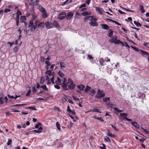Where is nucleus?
Wrapping results in <instances>:
<instances>
[{
	"label": "nucleus",
	"instance_id": "nucleus-39",
	"mask_svg": "<svg viewBox=\"0 0 149 149\" xmlns=\"http://www.w3.org/2000/svg\"><path fill=\"white\" fill-rule=\"evenodd\" d=\"M45 78L44 77H42L41 79L40 83L43 84L45 81Z\"/></svg>",
	"mask_w": 149,
	"mask_h": 149
},
{
	"label": "nucleus",
	"instance_id": "nucleus-10",
	"mask_svg": "<svg viewBox=\"0 0 149 149\" xmlns=\"http://www.w3.org/2000/svg\"><path fill=\"white\" fill-rule=\"evenodd\" d=\"M66 13L65 12L61 13L59 15L58 18L60 20H61L63 19L65 17V15H66Z\"/></svg>",
	"mask_w": 149,
	"mask_h": 149
},
{
	"label": "nucleus",
	"instance_id": "nucleus-14",
	"mask_svg": "<svg viewBox=\"0 0 149 149\" xmlns=\"http://www.w3.org/2000/svg\"><path fill=\"white\" fill-rule=\"evenodd\" d=\"M132 125L136 128L138 129L139 127V126L138 123L136 122H132Z\"/></svg>",
	"mask_w": 149,
	"mask_h": 149
},
{
	"label": "nucleus",
	"instance_id": "nucleus-32",
	"mask_svg": "<svg viewBox=\"0 0 149 149\" xmlns=\"http://www.w3.org/2000/svg\"><path fill=\"white\" fill-rule=\"evenodd\" d=\"M100 110V109H97L96 108H93V110H92V111L93 112H97L98 113H101V112L100 111H99Z\"/></svg>",
	"mask_w": 149,
	"mask_h": 149
},
{
	"label": "nucleus",
	"instance_id": "nucleus-13",
	"mask_svg": "<svg viewBox=\"0 0 149 149\" xmlns=\"http://www.w3.org/2000/svg\"><path fill=\"white\" fill-rule=\"evenodd\" d=\"M52 24L53 25V28L56 27L57 28L59 27V25L57 21L55 20L52 23Z\"/></svg>",
	"mask_w": 149,
	"mask_h": 149
},
{
	"label": "nucleus",
	"instance_id": "nucleus-22",
	"mask_svg": "<svg viewBox=\"0 0 149 149\" xmlns=\"http://www.w3.org/2000/svg\"><path fill=\"white\" fill-rule=\"evenodd\" d=\"M139 8L141 13H143L145 12V10L144 9V7L143 6L140 5L139 6Z\"/></svg>",
	"mask_w": 149,
	"mask_h": 149
},
{
	"label": "nucleus",
	"instance_id": "nucleus-26",
	"mask_svg": "<svg viewBox=\"0 0 149 149\" xmlns=\"http://www.w3.org/2000/svg\"><path fill=\"white\" fill-rule=\"evenodd\" d=\"M39 10L42 13L45 11H46L45 9L42 6H40L39 7Z\"/></svg>",
	"mask_w": 149,
	"mask_h": 149
},
{
	"label": "nucleus",
	"instance_id": "nucleus-8",
	"mask_svg": "<svg viewBox=\"0 0 149 149\" xmlns=\"http://www.w3.org/2000/svg\"><path fill=\"white\" fill-rule=\"evenodd\" d=\"M45 25L47 29H50L53 28L52 22L49 21H46L45 23Z\"/></svg>",
	"mask_w": 149,
	"mask_h": 149
},
{
	"label": "nucleus",
	"instance_id": "nucleus-36",
	"mask_svg": "<svg viewBox=\"0 0 149 149\" xmlns=\"http://www.w3.org/2000/svg\"><path fill=\"white\" fill-rule=\"evenodd\" d=\"M56 125L57 127V128L58 130H61V127L60 126V124L58 122H56Z\"/></svg>",
	"mask_w": 149,
	"mask_h": 149
},
{
	"label": "nucleus",
	"instance_id": "nucleus-41",
	"mask_svg": "<svg viewBox=\"0 0 149 149\" xmlns=\"http://www.w3.org/2000/svg\"><path fill=\"white\" fill-rule=\"evenodd\" d=\"M90 13H89L87 11L83 12L82 13L83 15L84 16H85L86 15H90Z\"/></svg>",
	"mask_w": 149,
	"mask_h": 149
},
{
	"label": "nucleus",
	"instance_id": "nucleus-15",
	"mask_svg": "<svg viewBox=\"0 0 149 149\" xmlns=\"http://www.w3.org/2000/svg\"><path fill=\"white\" fill-rule=\"evenodd\" d=\"M55 83L58 85H61L62 84L61 79L58 77L57 79L55 81Z\"/></svg>",
	"mask_w": 149,
	"mask_h": 149
},
{
	"label": "nucleus",
	"instance_id": "nucleus-5",
	"mask_svg": "<svg viewBox=\"0 0 149 149\" xmlns=\"http://www.w3.org/2000/svg\"><path fill=\"white\" fill-rule=\"evenodd\" d=\"M46 75L45 77L47 78V79H48L49 78H54L55 73L54 72H52L51 70L47 71L46 72Z\"/></svg>",
	"mask_w": 149,
	"mask_h": 149
},
{
	"label": "nucleus",
	"instance_id": "nucleus-64",
	"mask_svg": "<svg viewBox=\"0 0 149 149\" xmlns=\"http://www.w3.org/2000/svg\"><path fill=\"white\" fill-rule=\"evenodd\" d=\"M102 146H100V148L101 149H106V148H105V145L102 144Z\"/></svg>",
	"mask_w": 149,
	"mask_h": 149
},
{
	"label": "nucleus",
	"instance_id": "nucleus-40",
	"mask_svg": "<svg viewBox=\"0 0 149 149\" xmlns=\"http://www.w3.org/2000/svg\"><path fill=\"white\" fill-rule=\"evenodd\" d=\"M107 135L109 136H110L111 137H113L114 136V135L112 134V133L110 132H108L107 133Z\"/></svg>",
	"mask_w": 149,
	"mask_h": 149
},
{
	"label": "nucleus",
	"instance_id": "nucleus-28",
	"mask_svg": "<svg viewBox=\"0 0 149 149\" xmlns=\"http://www.w3.org/2000/svg\"><path fill=\"white\" fill-rule=\"evenodd\" d=\"M40 87L44 91H47L48 90V88L47 87L46 85L42 86H41Z\"/></svg>",
	"mask_w": 149,
	"mask_h": 149
},
{
	"label": "nucleus",
	"instance_id": "nucleus-51",
	"mask_svg": "<svg viewBox=\"0 0 149 149\" xmlns=\"http://www.w3.org/2000/svg\"><path fill=\"white\" fill-rule=\"evenodd\" d=\"M95 93V91L94 90H92L90 91V94L91 95H94Z\"/></svg>",
	"mask_w": 149,
	"mask_h": 149
},
{
	"label": "nucleus",
	"instance_id": "nucleus-2",
	"mask_svg": "<svg viewBox=\"0 0 149 149\" xmlns=\"http://www.w3.org/2000/svg\"><path fill=\"white\" fill-rule=\"evenodd\" d=\"M35 26L39 29H42L44 27L45 23L44 22H40L38 19H37L35 22Z\"/></svg>",
	"mask_w": 149,
	"mask_h": 149
},
{
	"label": "nucleus",
	"instance_id": "nucleus-24",
	"mask_svg": "<svg viewBox=\"0 0 149 149\" xmlns=\"http://www.w3.org/2000/svg\"><path fill=\"white\" fill-rule=\"evenodd\" d=\"M36 26H31V29H30V31L31 32H34L36 29Z\"/></svg>",
	"mask_w": 149,
	"mask_h": 149
},
{
	"label": "nucleus",
	"instance_id": "nucleus-55",
	"mask_svg": "<svg viewBox=\"0 0 149 149\" xmlns=\"http://www.w3.org/2000/svg\"><path fill=\"white\" fill-rule=\"evenodd\" d=\"M31 93V89H29L27 92V93L26 94V96H29Z\"/></svg>",
	"mask_w": 149,
	"mask_h": 149
},
{
	"label": "nucleus",
	"instance_id": "nucleus-44",
	"mask_svg": "<svg viewBox=\"0 0 149 149\" xmlns=\"http://www.w3.org/2000/svg\"><path fill=\"white\" fill-rule=\"evenodd\" d=\"M91 88L88 86H87L86 88H85L84 90V91L85 92H87L88 91H89L90 89Z\"/></svg>",
	"mask_w": 149,
	"mask_h": 149
},
{
	"label": "nucleus",
	"instance_id": "nucleus-60",
	"mask_svg": "<svg viewBox=\"0 0 149 149\" xmlns=\"http://www.w3.org/2000/svg\"><path fill=\"white\" fill-rule=\"evenodd\" d=\"M54 86L55 88L57 89H59L60 88V87L57 84L55 85H54Z\"/></svg>",
	"mask_w": 149,
	"mask_h": 149
},
{
	"label": "nucleus",
	"instance_id": "nucleus-1",
	"mask_svg": "<svg viewBox=\"0 0 149 149\" xmlns=\"http://www.w3.org/2000/svg\"><path fill=\"white\" fill-rule=\"evenodd\" d=\"M66 81L67 80L66 78H63L62 86L64 90H68V88H67V86H68V88L70 89H73L74 88L75 85L73 83L72 80L71 79H68V82H66Z\"/></svg>",
	"mask_w": 149,
	"mask_h": 149
},
{
	"label": "nucleus",
	"instance_id": "nucleus-6",
	"mask_svg": "<svg viewBox=\"0 0 149 149\" xmlns=\"http://www.w3.org/2000/svg\"><path fill=\"white\" fill-rule=\"evenodd\" d=\"M117 36H114L111 39H109V41L110 43H114L115 44L118 45L119 44V42H120V40H117Z\"/></svg>",
	"mask_w": 149,
	"mask_h": 149
},
{
	"label": "nucleus",
	"instance_id": "nucleus-50",
	"mask_svg": "<svg viewBox=\"0 0 149 149\" xmlns=\"http://www.w3.org/2000/svg\"><path fill=\"white\" fill-rule=\"evenodd\" d=\"M41 125V123H38V124H36L35 126V127L36 128H38L39 127V126L40 125Z\"/></svg>",
	"mask_w": 149,
	"mask_h": 149
},
{
	"label": "nucleus",
	"instance_id": "nucleus-7",
	"mask_svg": "<svg viewBox=\"0 0 149 149\" xmlns=\"http://www.w3.org/2000/svg\"><path fill=\"white\" fill-rule=\"evenodd\" d=\"M97 19L96 18H92L90 19V21L89 22V24L93 26H98V23L96 21Z\"/></svg>",
	"mask_w": 149,
	"mask_h": 149
},
{
	"label": "nucleus",
	"instance_id": "nucleus-12",
	"mask_svg": "<svg viewBox=\"0 0 149 149\" xmlns=\"http://www.w3.org/2000/svg\"><path fill=\"white\" fill-rule=\"evenodd\" d=\"M73 14L71 12H69L65 16L66 18L67 19H70L73 17Z\"/></svg>",
	"mask_w": 149,
	"mask_h": 149
},
{
	"label": "nucleus",
	"instance_id": "nucleus-47",
	"mask_svg": "<svg viewBox=\"0 0 149 149\" xmlns=\"http://www.w3.org/2000/svg\"><path fill=\"white\" fill-rule=\"evenodd\" d=\"M107 105L110 107H112L114 105L113 104L111 103L110 102H108L107 104Z\"/></svg>",
	"mask_w": 149,
	"mask_h": 149
},
{
	"label": "nucleus",
	"instance_id": "nucleus-42",
	"mask_svg": "<svg viewBox=\"0 0 149 149\" xmlns=\"http://www.w3.org/2000/svg\"><path fill=\"white\" fill-rule=\"evenodd\" d=\"M19 48L17 46H16L13 49V50L14 52H17Z\"/></svg>",
	"mask_w": 149,
	"mask_h": 149
},
{
	"label": "nucleus",
	"instance_id": "nucleus-34",
	"mask_svg": "<svg viewBox=\"0 0 149 149\" xmlns=\"http://www.w3.org/2000/svg\"><path fill=\"white\" fill-rule=\"evenodd\" d=\"M113 109L114 110L118 113H120L123 111V110H120L118 109L116 107H114Z\"/></svg>",
	"mask_w": 149,
	"mask_h": 149
},
{
	"label": "nucleus",
	"instance_id": "nucleus-25",
	"mask_svg": "<svg viewBox=\"0 0 149 149\" xmlns=\"http://www.w3.org/2000/svg\"><path fill=\"white\" fill-rule=\"evenodd\" d=\"M34 26V25L33 21L32 20H31L29 22L28 27L29 28H30L31 26Z\"/></svg>",
	"mask_w": 149,
	"mask_h": 149
},
{
	"label": "nucleus",
	"instance_id": "nucleus-49",
	"mask_svg": "<svg viewBox=\"0 0 149 149\" xmlns=\"http://www.w3.org/2000/svg\"><path fill=\"white\" fill-rule=\"evenodd\" d=\"M90 17L92 18V17L91 16H87L84 18V21H85L86 20H87L89 19L90 18Z\"/></svg>",
	"mask_w": 149,
	"mask_h": 149
},
{
	"label": "nucleus",
	"instance_id": "nucleus-57",
	"mask_svg": "<svg viewBox=\"0 0 149 149\" xmlns=\"http://www.w3.org/2000/svg\"><path fill=\"white\" fill-rule=\"evenodd\" d=\"M67 111L69 113H70L72 111V110L70 109V108L69 106H67Z\"/></svg>",
	"mask_w": 149,
	"mask_h": 149
},
{
	"label": "nucleus",
	"instance_id": "nucleus-29",
	"mask_svg": "<svg viewBox=\"0 0 149 149\" xmlns=\"http://www.w3.org/2000/svg\"><path fill=\"white\" fill-rule=\"evenodd\" d=\"M127 116V114L125 113H121L120 114V116L122 117H126Z\"/></svg>",
	"mask_w": 149,
	"mask_h": 149
},
{
	"label": "nucleus",
	"instance_id": "nucleus-56",
	"mask_svg": "<svg viewBox=\"0 0 149 149\" xmlns=\"http://www.w3.org/2000/svg\"><path fill=\"white\" fill-rule=\"evenodd\" d=\"M55 65V64H52L51 66L50 70H51V71L53 70L54 68Z\"/></svg>",
	"mask_w": 149,
	"mask_h": 149
},
{
	"label": "nucleus",
	"instance_id": "nucleus-45",
	"mask_svg": "<svg viewBox=\"0 0 149 149\" xmlns=\"http://www.w3.org/2000/svg\"><path fill=\"white\" fill-rule=\"evenodd\" d=\"M4 103V101L3 97H0V104L2 105Z\"/></svg>",
	"mask_w": 149,
	"mask_h": 149
},
{
	"label": "nucleus",
	"instance_id": "nucleus-17",
	"mask_svg": "<svg viewBox=\"0 0 149 149\" xmlns=\"http://www.w3.org/2000/svg\"><path fill=\"white\" fill-rule=\"evenodd\" d=\"M60 65L61 68L62 69L65 68L66 65L64 62L61 61L60 62Z\"/></svg>",
	"mask_w": 149,
	"mask_h": 149
},
{
	"label": "nucleus",
	"instance_id": "nucleus-19",
	"mask_svg": "<svg viewBox=\"0 0 149 149\" xmlns=\"http://www.w3.org/2000/svg\"><path fill=\"white\" fill-rule=\"evenodd\" d=\"M42 13V16L43 18H46L48 16L46 12V11Z\"/></svg>",
	"mask_w": 149,
	"mask_h": 149
},
{
	"label": "nucleus",
	"instance_id": "nucleus-20",
	"mask_svg": "<svg viewBox=\"0 0 149 149\" xmlns=\"http://www.w3.org/2000/svg\"><path fill=\"white\" fill-rule=\"evenodd\" d=\"M77 86L78 88L81 91H83L84 88H85L84 86L82 84L79 85H78Z\"/></svg>",
	"mask_w": 149,
	"mask_h": 149
},
{
	"label": "nucleus",
	"instance_id": "nucleus-59",
	"mask_svg": "<svg viewBox=\"0 0 149 149\" xmlns=\"http://www.w3.org/2000/svg\"><path fill=\"white\" fill-rule=\"evenodd\" d=\"M20 19H21V20L22 19L23 20H26V17L24 16H22L21 17Z\"/></svg>",
	"mask_w": 149,
	"mask_h": 149
},
{
	"label": "nucleus",
	"instance_id": "nucleus-52",
	"mask_svg": "<svg viewBox=\"0 0 149 149\" xmlns=\"http://www.w3.org/2000/svg\"><path fill=\"white\" fill-rule=\"evenodd\" d=\"M16 24L17 26H18L19 24V17H17L16 19Z\"/></svg>",
	"mask_w": 149,
	"mask_h": 149
},
{
	"label": "nucleus",
	"instance_id": "nucleus-11",
	"mask_svg": "<svg viewBox=\"0 0 149 149\" xmlns=\"http://www.w3.org/2000/svg\"><path fill=\"white\" fill-rule=\"evenodd\" d=\"M96 11L100 15H102L103 14V12L104 11V10L102 8L99 7H96Z\"/></svg>",
	"mask_w": 149,
	"mask_h": 149
},
{
	"label": "nucleus",
	"instance_id": "nucleus-18",
	"mask_svg": "<svg viewBox=\"0 0 149 149\" xmlns=\"http://www.w3.org/2000/svg\"><path fill=\"white\" fill-rule=\"evenodd\" d=\"M102 28L106 30H108L109 29V26L106 24H102Z\"/></svg>",
	"mask_w": 149,
	"mask_h": 149
},
{
	"label": "nucleus",
	"instance_id": "nucleus-21",
	"mask_svg": "<svg viewBox=\"0 0 149 149\" xmlns=\"http://www.w3.org/2000/svg\"><path fill=\"white\" fill-rule=\"evenodd\" d=\"M113 31L112 29H109L108 36L109 37H111L113 36Z\"/></svg>",
	"mask_w": 149,
	"mask_h": 149
},
{
	"label": "nucleus",
	"instance_id": "nucleus-61",
	"mask_svg": "<svg viewBox=\"0 0 149 149\" xmlns=\"http://www.w3.org/2000/svg\"><path fill=\"white\" fill-rule=\"evenodd\" d=\"M125 46L126 47L127 49L130 48V47L126 42H125Z\"/></svg>",
	"mask_w": 149,
	"mask_h": 149
},
{
	"label": "nucleus",
	"instance_id": "nucleus-9",
	"mask_svg": "<svg viewBox=\"0 0 149 149\" xmlns=\"http://www.w3.org/2000/svg\"><path fill=\"white\" fill-rule=\"evenodd\" d=\"M30 2L29 4L30 5L36 6L38 5V3L39 1L38 0H30Z\"/></svg>",
	"mask_w": 149,
	"mask_h": 149
},
{
	"label": "nucleus",
	"instance_id": "nucleus-16",
	"mask_svg": "<svg viewBox=\"0 0 149 149\" xmlns=\"http://www.w3.org/2000/svg\"><path fill=\"white\" fill-rule=\"evenodd\" d=\"M42 127H40L38 130H34L33 131V132H36L38 134H39L42 132Z\"/></svg>",
	"mask_w": 149,
	"mask_h": 149
},
{
	"label": "nucleus",
	"instance_id": "nucleus-35",
	"mask_svg": "<svg viewBox=\"0 0 149 149\" xmlns=\"http://www.w3.org/2000/svg\"><path fill=\"white\" fill-rule=\"evenodd\" d=\"M104 62V60L103 58H101L100 59L99 61V62L100 63V64L101 65H103V63Z\"/></svg>",
	"mask_w": 149,
	"mask_h": 149
},
{
	"label": "nucleus",
	"instance_id": "nucleus-27",
	"mask_svg": "<svg viewBox=\"0 0 149 149\" xmlns=\"http://www.w3.org/2000/svg\"><path fill=\"white\" fill-rule=\"evenodd\" d=\"M94 118L95 119L98 120L102 122H103L104 121V120L101 117H98L96 116L94 117Z\"/></svg>",
	"mask_w": 149,
	"mask_h": 149
},
{
	"label": "nucleus",
	"instance_id": "nucleus-54",
	"mask_svg": "<svg viewBox=\"0 0 149 149\" xmlns=\"http://www.w3.org/2000/svg\"><path fill=\"white\" fill-rule=\"evenodd\" d=\"M37 17V16L36 15H34L32 16V19L31 20L33 21L35 20Z\"/></svg>",
	"mask_w": 149,
	"mask_h": 149
},
{
	"label": "nucleus",
	"instance_id": "nucleus-62",
	"mask_svg": "<svg viewBox=\"0 0 149 149\" xmlns=\"http://www.w3.org/2000/svg\"><path fill=\"white\" fill-rule=\"evenodd\" d=\"M143 130L144 132H145L146 133L149 134V131H148L147 130L144 129H143Z\"/></svg>",
	"mask_w": 149,
	"mask_h": 149
},
{
	"label": "nucleus",
	"instance_id": "nucleus-53",
	"mask_svg": "<svg viewBox=\"0 0 149 149\" xmlns=\"http://www.w3.org/2000/svg\"><path fill=\"white\" fill-rule=\"evenodd\" d=\"M11 11V10L10 9H9L8 8H6V9H5V10L4 11V12L5 13H7L8 12H9L10 11Z\"/></svg>",
	"mask_w": 149,
	"mask_h": 149
},
{
	"label": "nucleus",
	"instance_id": "nucleus-37",
	"mask_svg": "<svg viewBox=\"0 0 149 149\" xmlns=\"http://www.w3.org/2000/svg\"><path fill=\"white\" fill-rule=\"evenodd\" d=\"M104 140L105 141L108 142H111V140L107 136H105L104 138Z\"/></svg>",
	"mask_w": 149,
	"mask_h": 149
},
{
	"label": "nucleus",
	"instance_id": "nucleus-48",
	"mask_svg": "<svg viewBox=\"0 0 149 149\" xmlns=\"http://www.w3.org/2000/svg\"><path fill=\"white\" fill-rule=\"evenodd\" d=\"M111 126L114 129V130L116 131H118L119 130L117 129L115 126H113L112 124H111Z\"/></svg>",
	"mask_w": 149,
	"mask_h": 149
},
{
	"label": "nucleus",
	"instance_id": "nucleus-23",
	"mask_svg": "<svg viewBox=\"0 0 149 149\" xmlns=\"http://www.w3.org/2000/svg\"><path fill=\"white\" fill-rule=\"evenodd\" d=\"M110 100V98L109 97H105L103 98V101L105 102H109Z\"/></svg>",
	"mask_w": 149,
	"mask_h": 149
},
{
	"label": "nucleus",
	"instance_id": "nucleus-58",
	"mask_svg": "<svg viewBox=\"0 0 149 149\" xmlns=\"http://www.w3.org/2000/svg\"><path fill=\"white\" fill-rule=\"evenodd\" d=\"M12 142V140L11 139H9L8 142H7V144L8 146L10 145Z\"/></svg>",
	"mask_w": 149,
	"mask_h": 149
},
{
	"label": "nucleus",
	"instance_id": "nucleus-43",
	"mask_svg": "<svg viewBox=\"0 0 149 149\" xmlns=\"http://www.w3.org/2000/svg\"><path fill=\"white\" fill-rule=\"evenodd\" d=\"M110 20L111 21V22H112L115 23V24H117L118 25H119V26L121 25V24L120 23H118V22H117L116 21H114V20H112V19H110Z\"/></svg>",
	"mask_w": 149,
	"mask_h": 149
},
{
	"label": "nucleus",
	"instance_id": "nucleus-38",
	"mask_svg": "<svg viewBox=\"0 0 149 149\" xmlns=\"http://www.w3.org/2000/svg\"><path fill=\"white\" fill-rule=\"evenodd\" d=\"M134 22L137 26H142V25L140 23L138 22H136L135 21H134Z\"/></svg>",
	"mask_w": 149,
	"mask_h": 149
},
{
	"label": "nucleus",
	"instance_id": "nucleus-46",
	"mask_svg": "<svg viewBox=\"0 0 149 149\" xmlns=\"http://www.w3.org/2000/svg\"><path fill=\"white\" fill-rule=\"evenodd\" d=\"M122 9H124V10H126L127 11H129V12H132V13H134V11H133V10H130L129 9H128L127 8H123L122 7H120Z\"/></svg>",
	"mask_w": 149,
	"mask_h": 149
},
{
	"label": "nucleus",
	"instance_id": "nucleus-33",
	"mask_svg": "<svg viewBox=\"0 0 149 149\" xmlns=\"http://www.w3.org/2000/svg\"><path fill=\"white\" fill-rule=\"evenodd\" d=\"M17 17H19V15H22L21 12L18 9H17Z\"/></svg>",
	"mask_w": 149,
	"mask_h": 149
},
{
	"label": "nucleus",
	"instance_id": "nucleus-31",
	"mask_svg": "<svg viewBox=\"0 0 149 149\" xmlns=\"http://www.w3.org/2000/svg\"><path fill=\"white\" fill-rule=\"evenodd\" d=\"M72 1V0H67L63 3V5H64L71 3Z\"/></svg>",
	"mask_w": 149,
	"mask_h": 149
},
{
	"label": "nucleus",
	"instance_id": "nucleus-30",
	"mask_svg": "<svg viewBox=\"0 0 149 149\" xmlns=\"http://www.w3.org/2000/svg\"><path fill=\"white\" fill-rule=\"evenodd\" d=\"M58 75L61 77H64L65 75L62 72L59 71L58 72Z\"/></svg>",
	"mask_w": 149,
	"mask_h": 149
},
{
	"label": "nucleus",
	"instance_id": "nucleus-3",
	"mask_svg": "<svg viewBox=\"0 0 149 149\" xmlns=\"http://www.w3.org/2000/svg\"><path fill=\"white\" fill-rule=\"evenodd\" d=\"M105 95V94L104 91L99 89L95 97L97 99H99L104 97Z\"/></svg>",
	"mask_w": 149,
	"mask_h": 149
},
{
	"label": "nucleus",
	"instance_id": "nucleus-4",
	"mask_svg": "<svg viewBox=\"0 0 149 149\" xmlns=\"http://www.w3.org/2000/svg\"><path fill=\"white\" fill-rule=\"evenodd\" d=\"M132 49L136 52H138L139 53L141 54L143 56L149 55V53L146 52L145 51L143 50L142 49H139L136 47H132Z\"/></svg>",
	"mask_w": 149,
	"mask_h": 149
},
{
	"label": "nucleus",
	"instance_id": "nucleus-63",
	"mask_svg": "<svg viewBox=\"0 0 149 149\" xmlns=\"http://www.w3.org/2000/svg\"><path fill=\"white\" fill-rule=\"evenodd\" d=\"M6 115L7 116H9L10 115H11L12 114L9 112H6Z\"/></svg>",
	"mask_w": 149,
	"mask_h": 149
}]
</instances>
